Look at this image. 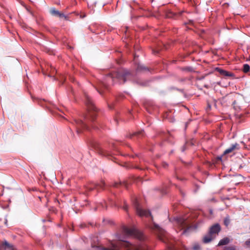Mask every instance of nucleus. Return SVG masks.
I'll return each mask as SVG.
<instances>
[{
    "mask_svg": "<svg viewBox=\"0 0 250 250\" xmlns=\"http://www.w3.org/2000/svg\"><path fill=\"white\" fill-rule=\"evenodd\" d=\"M190 22L191 23H192V22H193V21H190Z\"/></svg>",
    "mask_w": 250,
    "mask_h": 250,
    "instance_id": "nucleus-34",
    "label": "nucleus"
},
{
    "mask_svg": "<svg viewBox=\"0 0 250 250\" xmlns=\"http://www.w3.org/2000/svg\"><path fill=\"white\" fill-rule=\"evenodd\" d=\"M230 242V240L229 237H225L221 239L218 244V246H223L228 244Z\"/></svg>",
    "mask_w": 250,
    "mask_h": 250,
    "instance_id": "nucleus-13",
    "label": "nucleus"
},
{
    "mask_svg": "<svg viewBox=\"0 0 250 250\" xmlns=\"http://www.w3.org/2000/svg\"><path fill=\"white\" fill-rule=\"evenodd\" d=\"M177 223L182 228V229L185 228L188 226V223L183 218H179L177 220Z\"/></svg>",
    "mask_w": 250,
    "mask_h": 250,
    "instance_id": "nucleus-14",
    "label": "nucleus"
},
{
    "mask_svg": "<svg viewBox=\"0 0 250 250\" xmlns=\"http://www.w3.org/2000/svg\"><path fill=\"white\" fill-rule=\"evenodd\" d=\"M152 229H155L158 231V235L160 240L166 243L165 238L167 237V234L166 231L156 224H154Z\"/></svg>",
    "mask_w": 250,
    "mask_h": 250,
    "instance_id": "nucleus-6",
    "label": "nucleus"
},
{
    "mask_svg": "<svg viewBox=\"0 0 250 250\" xmlns=\"http://www.w3.org/2000/svg\"><path fill=\"white\" fill-rule=\"evenodd\" d=\"M223 250H236L235 246L225 247Z\"/></svg>",
    "mask_w": 250,
    "mask_h": 250,
    "instance_id": "nucleus-21",
    "label": "nucleus"
},
{
    "mask_svg": "<svg viewBox=\"0 0 250 250\" xmlns=\"http://www.w3.org/2000/svg\"><path fill=\"white\" fill-rule=\"evenodd\" d=\"M148 70L147 68H146L143 65H139L137 68V71H142V70Z\"/></svg>",
    "mask_w": 250,
    "mask_h": 250,
    "instance_id": "nucleus-19",
    "label": "nucleus"
},
{
    "mask_svg": "<svg viewBox=\"0 0 250 250\" xmlns=\"http://www.w3.org/2000/svg\"><path fill=\"white\" fill-rule=\"evenodd\" d=\"M1 246L4 247L5 249H7L9 250H15L14 246L9 244L7 241H4L1 244Z\"/></svg>",
    "mask_w": 250,
    "mask_h": 250,
    "instance_id": "nucleus-11",
    "label": "nucleus"
},
{
    "mask_svg": "<svg viewBox=\"0 0 250 250\" xmlns=\"http://www.w3.org/2000/svg\"><path fill=\"white\" fill-rule=\"evenodd\" d=\"M221 230L220 226L216 224L211 226L209 230V233L211 235L217 234Z\"/></svg>",
    "mask_w": 250,
    "mask_h": 250,
    "instance_id": "nucleus-9",
    "label": "nucleus"
},
{
    "mask_svg": "<svg viewBox=\"0 0 250 250\" xmlns=\"http://www.w3.org/2000/svg\"><path fill=\"white\" fill-rule=\"evenodd\" d=\"M219 72L221 75L225 76L230 77L233 76V74L231 73H230L224 70L220 69Z\"/></svg>",
    "mask_w": 250,
    "mask_h": 250,
    "instance_id": "nucleus-16",
    "label": "nucleus"
},
{
    "mask_svg": "<svg viewBox=\"0 0 250 250\" xmlns=\"http://www.w3.org/2000/svg\"><path fill=\"white\" fill-rule=\"evenodd\" d=\"M85 16H86V15H85V14H81V15H80V17H81V18H82V19L84 18V17H85Z\"/></svg>",
    "mask_w": 250,
    "mask_h": 250,
    "instance_id": "nucleus-26",
    "label": "nucleus"
},
{
    "mask_svg": "<svg viewBox=\"0 0 250 250\" xmlns=\"http://www.w3.org/2000/svg\"><path fill=\"white\" fill-rule=\"evenodd\" d=\"M245 245L246 246L247 248H250V238L248 239L245 242Z\"/></svg>",
    "mask_w": 250,
    "mask_h": 250,
    "instance_id": "nucleus-22",
    "label": "nucleus"
},
{
    "mask_svg": "<svg viewBox=\"0 0 250 250\" xmlns=\"http://www.w3.org/2000/svg\"><path fill=\"white\" fill-rule=\"evenodd\" d=\"M250 66L248 64L243 65V71L244 73H247L250 71Z\"/></svg>",
    "mask_w": 250,
    "mask_h": 250,
    "instance_id": "nucleus-17",
    "label": "nucleus"
},
{
    "mask_svg": "<svg viewBox=\"0 0 250 250\" xmlns=\"http://www.w3.org/2000/svg\"><path fill=\"white\" fill-rule=\"evenodd\" d=\"M134 206L136 209L137 213L140 216L148 217L151 215V213L149 210H146L143 209L137 199H135L133 202Z\"/></svg>",
    "mask_w": 250,
    "mask_h": 250,
    "instance_id": "nucleus-5",
    "label": "nucleus"
},
{
    "mask_svg": "<svg viewBox=\"0 0 250 250\" xmlns=\"http://www.w3.org/2000/svg\"><path fill=\"white\" fill-rule=\"evenodd\" d=\"M95 152L98 153L101 156H108L111 154L110 153L106 150H104L99 145L96 144L95 143Z\"/></svg>",
    "mask_w": 250,
    "mask_h": 250,
    "instance_id": "nucleus-7",
    "label": "nucleus"
},
{
    "mask_svg": "<svg viewBox=\"0 0 250 250\" xmlns=\"http://www.w3.org/2000/svg\"><path fill=\"white\" fill-rule=\"evenodd\" d=\"M85 104L86 106L87 114L84 117V121L75 119L72 122V124L76 127V132L78 134L81 133L82 131L86 130L92 132L93 121V100L87 94H85Z\"/></svg>",
    "mask_w": 250,
    "mask_h": 250,
    "instance_id": "nucleus-1",
    "label": "nucleus"
},
{
    "mask_svg": "<svg viewBox=\"0 0 250 250\" xmlns=\"http://www.w3.org/2000/svg\"><path fill=\"white\" fill-rule=\"evenodd\" d=\"M158 53V51H154V53L157 54Z\"/></svg>",
    "mask_w": 250,
    "mask_h": 250,
    "instance_id": "nucleus-31",
    "label": "nucleus"
},
{
    "mask_svg": "<svg viewBox=\"0 0 250 250\" xmlns=\"http://www.w3.org/2000/svg\"><path fill=\"white\" fill-rule=\"evenodd\" d=\"M85 226H86V225H85V224H82V225H81V227L82 228H83V227H84Z\"/></svg>",
    "mask_w": 250,
    "mask_h": 250,
    "instance_id": "nucleus-30",
    "label": "nucleus"
},
{
    "mask_svg": "<svg viewBox=\"0 0 250 250\" xmlns=\"http://www.w3.org/2000/svg\"><path fill=\"white\" fill-rule=\"evenodd\" d=\"M123 186L126 187V184H125V183L123 184Z\"/></svg>",
    "mask_w": 250,
    "mask_h": 250,
    "instance_id": "nucleus-32",
    "label": "nucleus"
},
{
    "mask_svg": "<svg viewBox=\"0 0 250 250\" xmlns=\"http://www.w3.org/2000/svg\"><path fill=\"white\" fill-rule=\"evenodd\" d=\"M240 147L239 144L236 143L234 144H232L229 147L226 149L224 151L223 154V156L233 152L235 150H238L240 149Z\"/></svg>",
    "mask_w": 250,
    "mask_h": 250,
    "instance_id": "nucleus-8",
    "label": "nucleus"
},
{
    "mask_svg": "<svg viewBox=\"0 0 250 250\" xmlns=\"http://www.w3.org/2000/svg\"><path fill=\"white\" fill-rule=\"evenodd\" d=\"M91 246H92V247H93V244H91Z\"/></svg>",
    "mask_w": 250,
    "mask_h": 250,
    "instance_id": "nucleus-35",
    "label": "nucleus"
},
{
    "mask_svg": "<svg viewBox=\"0 0 250 250\" xmlns=\"http://www.w3.org/2000/svg\"><path fill=\"white\" fill-rule=\"evenodd\" d=\"M184 150H185V147H184H184H183V149H182V151H184Z\"/></svg>",
    "mask_w": 250,
    "mask_h": 250,
    "instance_id": "nucleus-33",
    "label": "nucleus"
},
{
    "mask_svg": "<svg viewBox=\"0 0 250 250\" xmlns=\"http://www.w3.org/2000/svg\"><path fill=\"white\" fill-rule=\"evenodd\" d=\"M134 77V74L131 71L121 69L117 72L109 73L106 77V80L109 83L112 84L119 82L120 83H124L126 81L131 80Z\"/></svg>",
    "mask_w": 250,
    "mask_h": 250,
    "instance_id": "nucleus-2",
    "label": "nucleus"
},
{
    "mask_svg": "<svg viewBox=\"0 0 250 250\" xmlns=\"http://www.w3.org/2000/svg\"><path fill=\"white\" fill-rule=\"evenodd\" d=\"M123 209L125 210V211H127V209H128V206L126 204H125V205L123 207Z\"/></svg>",
    "mask_w": 250,
    "mask_h": 250,
    "instance_id": "nucleus-25",
    "label": "nucleus"
},
{
    "mask_svg": "<svg viewBox=\"0 0 250 250\" xmlns=\"http://www.w3.org/2000/svg\"><path fill=\"white\" fill-rule=\"evenodd\" d=\"M89 145L90 146H91V147H93V143H92V142H89Z\"/></svg>",
    "mask_w": 250,
    "mask_h": 250,
    "instance_id": "nucleus-29",
    "label": "nucleus"
},
{
    "mask_svg": "<svg viewBox=\"0 0 250 250\" xmlns=\"http://www.w3.org/2000/svg\"><path fill=\"white\" fill-rule=\"evenodd\" d=\"M50 13L54 16L59 17L60 18H64L65 20H68V17L65 16L63 13L59 12L55 8H52L50 10Z\"/></svg>",
    "mask_w": 250,
    "mask_h": 250,
    "instance_id": "nucleus-10",
    "label": "nucleus"
},
{
    "mask_svg": "<svg viewBox=\"0 0 250 250\" xmlns=\"http://www.w3.org/2000/svg\"><path fill=\"white\" fill-rule=\"evenodd\" d=\"M224 225H225L226 226H229V223H230V219H229V216L226 217L224 219Z\"/></svg>",
    "mask_w": 250,
    "mask_h": 250,
    "instance_id": "nucleus-20",
    "label": "nucleus"
},
{
    "mask_svg": "<svg viewBox=\"0 0 250 250\" xmlns=\"http://www.w3.org/2000/svg\"><path fill=\"white\" fill-rule=\"evenodd\" d=\"M123 232L126 236L128 237H133L139 240H142L143 238V235L142 233L139 231L134 227L128 228L127 227L124 226L123 228Z\"/></svg>",
    "mask_w": 250,
    "mask_h": 250,
    "instance_id": "nucleus-4",
    "label": "nucleus"
},
{
    "mask_svg": "<svg viewBox=\"0 0 250 250\" xmlns=\"http://www.w3.org/2000/svg\"><path fill=\"white\" fill-rule=\"evenodd\" d=\"M162 165H163V167L164 168H166L168 166V164L167 163H165V162H163V164H162Z\"/></svg>",
    "mask_w": 250,
    "mask_h": 250,
    "instance_id": "nucleus-24",
    "label": "nucleus"
},
{
    "mask_svg": "<svg viewBox=\"0 0 250 250\" xmlns=\"http://www.w3.org/2000/svg\"><path fill=\"white\" fill-rule=\"evenodd\" d=\"M119 241L116 243H112L111 248H102L101 246L95 245V250H120V249L125 248L127 250L135 249L136 250H147V248L143 246L136 247L132 245L128 241H125L121 237H119Z\"/></svg>",
    "mask_w": 250,
    "mask_h": 250,
    "instance_id": "nucleus-3",
    "label": "nucleus"
},
{
    "mask_svg": "<svg viewBox=\"0 0 250 250\" xmlns=\"http://www.w3.org/2000/svg\"><path fill=\"white\" fill-rule=\"evenodd\" d=\"M213 238L214 237L208 233L203 237V242L204 243H208L211 242Z\"/></svg>",
    "mask_w": 250,
    "mask_h": 250,
    "instance_id": "nucleus-12",
    "label": "nucleus"
},
{
    "mask_svg": "<svg viewBox=\"0 0 250 250\" xmlns=\"http://www.w3.org/2000/svg\"><path fill=\"white\" fill-rule=\"evenodd\" d=\"M119 185H122V184H121V183L120 184H118V183H116L114 184V187H118Z\"/></svg>",
    "mask_w": 250,
    "mask_h": 250,
    "instance_id": "nucleus-27",
    "label": "nucleus"
},
{
    "mask_svg": "<svg viewBox=\"0 0 250 250\" xmlns=\"http://www.w3.org/2000/svg\"><path fill=\"white\" fill-rule=\"evenodd\" d=\"M170 250H175L173 248V246L171 245L169 246Z\"/></svg>",
    "mask_w": 250,
    "mask_h": 250,
    "instance_id": "nucleus-28",
    "label": "nucleus"
},
{
    "mask_svg": "<svg viewBox=\"0 0 250 250\" xmlns=\"http://www.w3.org/2000/svg\"><path fill=\"white\" fill-rule=\"evenodd\" d=\"M104 184L102 183V184L99 185V187L101 188H102L104 187ZM98 186H99V185H96L95 184V188H97L98 187Z\"/></svg>",
    "mask_w": 250,
    "mask_h": 250,
    "instance_id": "nucleus-23",
    "label": "nucleus"
},
{
    "mask_svg": "<svg viewBox=\"0 0 250 250\" xmlns=\"http://www.w3.org/2000/svg\"><path fill=\"white\" fill-rule=\"evenodd\" d=\"M145 135V133L143 130L139 131L138 132H134L133 134L130 135V138H132L133 136H137L138 137H143Z\"/></svg>",
    "mask_w": 250,
    "mask_h": 250,
    "instance_id": "nucleus-15",
    "label": "nucleus"
},
{
    "mask_svg": "<svg viewBox=\"0 0 250 250\" xmlns=\"http://www.w3.org/2000/svg\"><path fill=\"white\" fill-rule=\"evenodd\" d=\"M193 250H201L200 246L198 243H195L192 247Z\"/></svg>",
    "mask_w": 250,
    "mask_h": 250,
    "instance_id": "nucleus-18",
    "label": "nucleus"
}]
</instances>
